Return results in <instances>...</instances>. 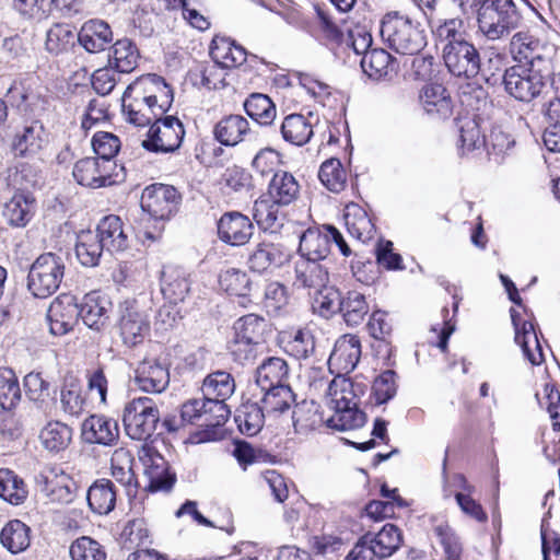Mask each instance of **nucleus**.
<instances>
[{
    "label": "nucleus",
    "instance_id": "51",
    "mask_svg": "<svg viewBox=\"0 0 560 560\" xmlns=\"http://www.w3.org/2000/svg\"><path fill=\"white\" fill-rule=\"evenodd\" d=\"M112 476L116 481L127 487L128 489L135 488L137 485L135 472H133V457L132 454L124 448H117L114 451L112 458Z\"/></svg>",
    "mask_w": 560,
    "mask_h": 560
},
{
    "label": "nucleus",
    "instance_id": "37",
    "mask_svg": "<svg viewBox=\"0 0 560 560\" xmlns=\"http://www.w3.org/2000/svg\"><path fill=\"white\" fill-rule=\"evenodd\" d=\"M137 46L128 38L118 39L112 47L108 65L120 73H130L137 68L139 60Z\"/></svg>",
    "mask_w": 560,
    "mask_h": 560
},
{
    "label": "nucleus",
    "instance_id": "23",
    "mask_svg": "<svg viewBox=\"0 0 560 560\" xmlns=\"http://www.w3.org/2000/svg\"><path fill=\"white\" fill-rule=\"evenodd\" d=\"M254 233V225L248 217L240 212L224 213L218 222L221 241L233 246L246 244Z\"/></svg>",
    "mask_w": 560,
    "mask_h": 560
},
{
    "label": "nucleus",
    "instance_id": "13",
    "mask_svg": "<svg viewBox=\"0 0 560 560\" xmlns=\"http://www.w3.org/2000/svg\"><path fill=\"white\" fill-rule=\"evenodd\" d=\"M118 328L122 342L126 346L135 347L149 335V316L136 302L126 301L120 305Z\"/></svg>",
    "mask_w": 560,
    "mask_h": 560
},
{
    "label": "nucleus",
    "instance_id": "24",
    "mask_svg": "<svg viewBox=\"0 0 560 560\" xmlns=\"http://www.w3.org/2000/svg\"><path fill=\"white\" fill-rule=\"evenodd\" d=\"M510 312L515 329V342L521 346L524 355L533 365L541 364L544 353L534 324L527 320L521 323L520 314L514 308Z\"/></svg>",
    "mask_w": 560,
    "mask_h": 560
},
{
    "label": "nucleus",
    "instance_id": "58",
    "mask_svg": "<svg viewBox=\"0 0 560 560\" xmlns=\"http://www.w3.org/2000/svg\"><path fill=\"white\" fill-rule=\"evenodd\" d=\"M27 490L21 478L10 469H0V497L12 503L20 504L26 498Z\"/></svg>",
    "mask_w": 560,
    "mask_h": 560
},
{
    "label": "nucleus",
    "instance_id": "9",
    "mask_svg": "<svg viewBox=\"0 0 560 560\" xmlns=\"http://www.w3.org/2000/svg\"><path fill=\"white\" fill-rule=\"evenodd\" d=\"M549 74L541 69L527 68L525 65L512 66L503 74L504 90L517 101L530 102L542 92Z\"/></svg>",
    "mask_w": 560,
    "mask_h": 560
},
{
    "label": "nucleus",
    "instance_id": "16",
    "mask_svg": "<svg viewBox=\"0 0 560 560\" xmlns=\"http://www.w3.org/2000/svg\"><path fill=\"white\" fill-rule=\"evenodd\" d=\"M141 208L152 218L164 220L176 210L177 190L173 186L155 184L147 187L141 195Z\"/></svg>",
    "mask_w": 560,
    "mask_h": 560
},
{
    "label": "nucleus",
    "instance_id": "6",
    "mask_svg": "<svg viewBox=\"0 0 560 560\" xmlns=\"http://www.w3.org/2000/svg\"><path fill=\"white\" fill-rule=\"evenodd\" d=\"M510 52L514 60L526 63L527 68L541 69L551 73L556 46L541 40L528 32H517L510 42Z\"/></svg>",
    "mask_w": 560,
    "mask_h": 560
},
{
    "label": "nucleus",
    "instance_id": "60",
    "mask_svg": "<svg viewBox=\"0 0 560 560\" xmlns=\"http://www.w3.org/2000/svg\"><path fill=\"white\" fill-rule=\"evenodd\" d=\"M314 293L315 296L312 303L314 312L326 318L339 312L343 296L336 288L326 284Z\"/></svg>",
    "mask_w": 560,
    "mask_h": 560
},
{
    "label": "nucleus",
    "instance_id": "12",
    "mask_svg": "<svg viewBox=\"0 0 560 560\" xmlns=\"http://www.w3.org/2000/svg\"><path fill=\"white\" fill-rule=\"evenodd\" d=\"M185 136L182 121L174 116H162L154 121L148 131L142 147L155 153H172L179 149Z\"/></svg>",
    "mask_w": 560,
    "mask_h": 560
},
{
    "label": "nucleus",
    "instance_id": "41",
    "mask_svg": "<svg viewBox=\"0 0 560 560\" xmlns=\"http://www.w3.org/2000/svg\"><path fill=\"white\" fill-rule=\"evenodd\" d=\"M35 212V199L23 194H15L5 205L3 217L12 226H25Z\"/></svg>",
    "mask_w": 560,
    "mask_h": 560
},
{
    "label": "nucleus",
    "instance_id": "5",
    "mask_svg": "<svg viewBox=\"0 0 560 560\" xmlns=\"http://www.w3.org/2000/svg\"><path fill=\"white\" fill-rule=\"evenodd\" d=\"M478 30L489 40L508 36L520 23V14L512 0H495L478 10Z\"/></svg>",
    "mask_w": 560,
    "mask_h": 560
},
{
    "label": "nucleus",
    "instance_id": "39",
    "mask_svg": "<svg viewBox=\"0 0 560 560\" xmlns=\"http://www.w3.org/2000/svg\"><path fill=\"white\" fill-rule=\"evenodd\" d=\"M88 503L90 509L100 515L112 512L116 503V491L108 479L95 481L88 491Z\"/></svg>",
    "mask_w": 560,
    "mask_h": 560
},
{
    "label": "nucleus",
    "instance_id": "2",
    "mask_svg": "<svg viewBox=\"0 0 560 560\" xmlns=\"http://www.w3.org/2000/svg\"><path fill=\"white\" fill-rule=\"evenodd\" d=\"M381 35L392 49L401 55H416L427 44L420 24L398 12L387 13L383 18Z\"/></svg>",
    "mask_w": 560,
    "mask_h": 560
},
{
    "label": "nucleus",
    "instance_id": "45",
    "mask_svg": "<svg viewBox=\"0 0 560 560\" xmlns=\"http://www.w3.org/2000/svg\"><path fill=\"white\" fill-rule=\"evenodd\" d=\"M60 404L62 410L70 416H80L85 410L86 398L78 378H65L60 389Z\"/></svg>",
    "mask_w": 560,
    "mask_h": 560
},
{
    "label": "nucleus",
    "instance_id": "54",
    "mask_svg": "<svg viewBox=\"0 0 560 560\" xmlns=\"http://www.w3.org/2000/svg\"><path fill=\"white\" fill-rule=\"evenodd\" d=\"M433 34L436 44L441 47L442 54L446 52L451 46L459 44L465 38L464 22L458 18L447 19L441 22Z\"/></svg>",
    "mask_w": 560,
    "mask_h": 560
},
{
    "label": "nucleus",
    "instance_id": "42",
    "mask_svg": "<svg viewBox=\"0 0 560 560\" xmlns=\"http://www.w3.org/2000/svg\"><path fill=\"white\" fill-rule=\"evenodd\" d=\"M377 559L392 557L402 545V533L398 526L387 523L376 534H370Z\"/></svg>",
    "mask_w": 560,
    "mask_h": 560
},
{
    "label": "nucleus",
    "instance_id": "56",
    "mask_svg": "<svg viewBox=\"0 0 560 560\" xmlns=\"http://www.w3.org/2000/svg\"><path fill=\"white\" fill-rule=\"evenodd\" d=\"M339 312L349 326L359 325L369 312L365 296L358 291L347 292L342 298Z\"/></svg>",
    "mask_w": 560,
    "mask_h": 560
},
{
    "label": "nucleus",
    "instance_id": "14",
    "mask_svg": "<svg viewBox=\"0 0 560 560\" xmlns=\"http://www.w3.org/2000/svg\"><path fill=\"white\" fill-rule=\"evenodd\" d=\"M443 59L448 71L456 77L474 78L482 71L479 51L468 40L451 46L443 54Z\"/></svg>",
    "mask_w": 560,
    "mask_h": 560
},
{
    "label": "nucleus",
    "instance_id": "43",
    "mask_svg": "<svg viewBox=\"0 0 560 560\" xmlns=\"http://www.w3.org/2000/svg\"><path fill=\"white\" fill-rule=\"evenodd\" d=\"M219 285L226 293L241 298L242 305L247 306V303L250 302L248 294L252 290V281L245 271L236 268L221 271Z\"/></svg>",
    "mask_w": 560,
    "mask_h": 560
},
{
    "label": "nucleus",
    "instance_id": "59",
    "mask_svg": "<svg viewBox=\"0 0 560 560\" xmlns=\"http://www.w3.org/2000/svg\"><path fill=\"white\" fill-rule=\"evenodd\" d=\"M21 399L18 377L9 368L0 369V406L2 409L14 408Z\"/></svg>",
    "mask_w": 560,
    "mask_h": 560
},
{
    "label": "nucleus",
    "instance_id": "15",
    "mask_svg": "<svg viewBox=\"0 0 560 560\" xmlns=\"http://www.w3.org/2000/svg\"><path fill=\"white\" fill-rule=\"evenodd\" d=\"M115 168V161L84 158L74 164L72 175L82 186L100 188L114 183L113 172Z\"/></svg>",
    "mask_w": 560,
    "mask_h": 560
},
{
    "label": "nucleus",
    "instance_id": "62",
    "mask_svg": "<svg viewBox=\"0 0 560 560\" xmlns=\"http://www.w3.org/2000/svg\"><path fill=\"white\" fill-rule=\"evenodd\" d=\"M9 102L24 112L34 113L35 110H45L47 101L38 94L28 92L22 85L13 84L7 94Z\"/></svg>",
    "mask_w": 560,
    "mask_h": 560
},
{
    "label": "nucleus",
    "instance_id": "47",
    "mask_svg": "<svg viewBox=\"0 0 560 560\" xmlns=\"http://www.w3.org/2000/svg\"><path fill=\"white\" fill-rule=\"evenodd\" d=\"M265 409L256 402H245L236 410L234 420L243 434L254 436L264 427Z\"/></svg>",
    "mask_w": 560,
    "mask_h": 560
},
{
    "label": "nucleus",
    "instance_id": "20",
    "mask_svg": "<svg viewBox=\"0 0 560 560\" xmlns=\"http://www.w3.org/2000/svg\"><path fill=\"white\" fill-rule=\"evenodd\" d=\"M110 300L100 291L86 293L79 304V317L89 328L101 331L108 323Z\"/></svg>",
    "mask_w": 560,
    "mask_h": 560
},
{
    "label": "nucleus",
    "instance_id": "8",
    "mask_svg": "<svg viewBox=\"0 0 560 560\" xmlns=\"http://www.w3.org/2000/svg\"><path fill=\"white\" fill-rule=\"evenodd\" d=\"M266 320L255 314L238 318L233 326L231 352L235 361L245 364L256 357V347L265 342Z\"/></svg>",
    "mask_w": 560,
    "mask_h": 560
},
{
    "label": "nucleus",
    "instance_id": "7",
    "mask_svg": "<svg viewBox=\"0 0 560 560\" xmlns=\"http://www.w3.org/2000/svg\"><path fill=\"white\" fill-rule=\"evenodd\" d=\"M160 421V411L153 399L143 396L125 405L122 422L125 431L132 440H147L154 433Z\"/></svg>",
    "mask_w": 560,
    "mask_h": 560
},
{
    "label": "nucleus",
    "instance_id": "64",
    "mask_svg": "<svg viewBox=\"0 0 560 560\" xmlns=\"http://www.w3.org/2000/svg\"><path fill=\"white\" fill-rule=\"evenodd\" d=\"M548 126L544 132V143L549 151L560 152V100L550 103Z\"/></svg>",
    "mask_w": 560,
    "mask_h": 560
},
{
    "label": "nucleus",
    "instance_id": "21",
    "mask_svg": "<svg viewBox=\"0 0 560 560\" xmlns=\"http://www.w3.org/2000/svg\"><path fill=\"white\" fill-rule=\"evenodd\" d=\"M329 281V272L326 264L299 257L294 261V276L292 285L296 289L319 291Z\"/></svg>",
    "mask_w": 560,
    "mask_h": 560
},
{
    "label": "nucleus",
    "instance_id": "50",
    "mask_svg": "<svg viewBox=\"0 0 560 560\" xmlns=\"http://www.w3.org/2000/svg\"><path fill=\"white\" fill-rule=\"evenodd\" d=\"M0 540L10 552H22L30 546V528L19 520L10 521L1 530Z\"/></svg>",
    "mask_w": 560,
    "mask_h": 560
},
{
    "label": "nucleus",
    "instance_id": "11",
    "mask_svg": "<svg viewBox=\"0 0 560 560\" xmlns=\"http://www.w3.org/2000/svg\"><path fill=\"white\" fill-rule=\"evenodd\" d=\"M203 398L210 404V411H215L214 424H220L228 419L229 409L225 400L235 390V382L232 375L225 371H217L207 375L201 387ZM206 425H212L210 419H206Z\"/></svg>",
    "mask_w": 560,
    "mask_h": 560
},
{
    "label": "nucleus",
    "instance_id": "46",
    "mask_svg": "<svg viewBox=\"0 0 560 560\" xmlns=\"http://www.w3.org/2000/svg\"><path fill=\"white\" fill-rule=\"evenodd\" d=\"M358 392L359 385H354L351 380L339 374L328 385L326 394L327 406L332 409L346 404H355V400L359 399Z\"/></svg>",
    "mask_w": 560,
    "mask_h": 560
},
{
    "label": "nucleus",
    "instance_id": "26",
    "mask_svg": "<svg viewBox=\"0 0 560 560\" xmlns=\"http://www.w3.org/2000/svg\"><path fill=\"white\" fill-rule=\"evenodd\" d=\"M419 97L424 112L434 119H446L453 113L451 95L442 84L424 85Z\"/></svg>",
    "mask_w": 560,
    "mask_h": 560
},
{
    "label": "nucleus",
    "instance_id": "30",
    "mask_svg": "<svg viewBox=\"0 0 560 560\" xmlns=\"http://www.w3.org/2000/svg\"><path fill=\"white\" fill-rule=\"evenodd\" d=\"M430 521L432 534L441 546L445 560H460L464 548L455 529L438 515H432Z\"/></svg>",
    "mask_w": 560,
    "mask_h": 560
},
{
    "label": "nucleus",
    "instance_id": "61",
    "mask_svg": "<svg viewBox=\"0 0 560 560\" xmlns=\"http://www.w3.org/2000/svg\"><path fill=\"white\" fill-rule=\"evenodd\" d=\"M72 560H106L104 547L89 536L77 538L69 548Z\"/></svg>",
    "mask_w": 560,
    "mask_h": 560
},
{
    "label": "nucleus",
    "instance_id": "52",
    "mask_svg": "<svg viewBox=\"0 0 560 560\" xmlns=\"http://www.w3.org/2000/svg\"><path fill=\"white\" fill-rule=\"evenodd\" d=\"M345 221L348 232L360 241H366L372 236L374 225L365 210L357 205L347 207Z\"/></svg>",
    "mask_w": 560,
    "mask_h": 560
},
{
    "label": "nucleus",
    "instance_id": "48",
    "mask_svg": "<svg viewBox=\"0 0 560 560\" xmlns=\"http://www.w3.org/2000/svg\"><path fill=\"white\" fill-rule=\"evenodd\" d=\"M246 114L261 126H269L277 116L276 105L271 98L261 93H253L244 102Z\"/></svg>",
    "mask_w": 560,
    "mask_h": 560
},
{
    "label": "nucleus",
    "instance_id": "3",
    "mask_svg": "<svg viewBox=\"0 0 560 560\" xmlns=\"http://www.w3.org/2000/svg\"><path fill=\"white\" fill-rule=\"evenodd\" d=\"M65 269V260L60 255L55 253L39 255L28 271V290L39 299L52 295L62 282Z\"/></svg>",
    "mask_w": 560,
    "mask_h": 560
},
{
    "label": "nucleus",
    "instance_id": "49",
    "mask_svg": "<svg viewBox=\"0 0 560 560\" xmlns=\"http://www.w3.org/2000/svg\"><path fill=\"white\" fill-rule=\"evenodd\" d=\"M105 247L92 231H83L78 235L75 255L81 265L94 267L98 264Z\"/></svg>",
    "mask_w": 560,
    "mask_h": 560
},
{
    "label": "nucleus",
    "instance_id": "10",
    "mask_svg": "<svg viewBox=\"0 0 560 560\" xmlns=\"http://www.w3.org/2000/svg\"><path fill=\"white\" fill-rule=\"evenodd\" d=\"M331 242L339 246L343 255L347 256L349 254L350 249L342 235L332 225H324L322 229H308L300 238L299 257L325 264L330 253Z\"/></svg>",
    "mask_w": 560,
    "mask_h": 560
},
{
    "label": "nucleus",
    "instance_id": "55",
    "mask_svg": "<svg viewBox=\"0 0 560 560\" xmlns=\"http://www.w3.org/2000/svg\"><path fill=\"white\" fill-rule=\"evenodd\" d=\"M279 206L268 196L260 197L255 201L253 217L261 229L275 231L281 226Z\"/></svg>",
    "mask_w": 560,
    "mask_h": 560
},
{
    "label": "nucleus",
    "instance_id": "63",
    "mask_svg": "<svg viewBox=\"0 0 560 560\" xmlns=\"http://www.w3.org/2000/svg\"><path fill=\"white\" fill-rule=\"evenodd\" d=\"M74 43V34L67 25L55 24L46 35V49L54 55L67 51Z\"/></svg>",
    "mask_w": 560,
    "mask_h": 560
},
{
    "label": "nucleus",
    "instance_id": "57",
    "mask_svg": "<svg viewBox=\"0 0 560 560\" xmlns=\"http://www.w3.org/2000/svg\"><path fill=\"white\" fill-rule=\"evenodd\" d=\"M322 184L332 192H340L347 185V172L338 159L326 160L319 168Z\"/></svg>",
    "mask_w": 560,
    "mask_h": 560
},
{
    "label": "nucleus",
    "instance_id": "53",
    "mask_svg": "<svg viewBox=\"0 0 560 560\" xmlns=\"http://www.w3.org/2000/svg\"><path fill=\"white\" fill-rule=\"evenodd\" d=\"M261 392H264L261 404L267 413L283 412L295 401V395L288 384L272 386Z\"/></svg>",
    "mask_w": 560,
    "mask_h": 560
},
{
    "label": "nucleus",
    "instance_id": "17",
    "mask_svg": "<svg viewBox=\"0 0 560 560\" xmlns=\"http://www.w3.org/2000/svg\"><path fill=\"white\" fill-rule=\"evenodd\" d=\"M139 459L149 479L148 487L151 491H167L173 487L175 476L168 472V464L158 451L144 445L139 451Z\"/></svg>",
    "mask_w": 560,
    "mask_h": 560
},
{
    "label": "nucleus",
    "instance_id": "22",
    "mask_svg": "<svg viewBox=\"0 0 560 560\" xmlns=\"http://www.w3.org/2000/svg\"><path fill=\"white\" fill-rule=\"evenodd\" d=\"M81 434L86 443L109 446L118 441L119 427L114 419L102 415H92L83 421Z\"/></svg>",
    "mask_w": 560,
    "mask_h": 560
},
{
    "label": "nucleus",
    "instance_id": "40",
    "mask_svg": "<svg viewBox=\"0 0 560 560\" xmlns=\"http://www.w3.org/2000/svg\"><path fill=\"white\" fill-rule=\"evenodd\" d=\"M39 441L45 450L59 453L70 445L72 429L61 421H49L40 430Z\"/></svg>",
    "mask_w": 560,
    "mask_h": 560
},
{
    "label": "nucleus",
    "instance_id": "36",
    "mask_svg": "<svg viewBox=\"0 0 560 560\" xmlns=\"http://www.w3.org/2000/svg\"><path fill=\"white\" fill-rule=\"evenodd\" d=\"M289 377V366L285 360L271 357L262 361L256 370V383L260 389L284 385Z\"/></svg>",
    "mask_w": 560,
    "mask_h": 560
},
{
    "label": "nucleus",
    "instance_id": "31",
    "mask_svg": "<svg viewBox=\"0 0 560 560\" xmlns=\"http://www.w3.org/2000/svg\"><path fill=\"white\" fill-rule=\"evenodd\" d=\"M210 56L221 68L230 69L246 61V50L225 36H215L210 46Z\"/></svg>",
    "mask_w": 560,
    "mask_h": 560
},
{
    "label": "nucleus",
    "instance_id": "18",
    "mask_svg": "<svg viewBox=\"0 0 560 560\" xmlns=\"http://www.w3.org/2000/svg\"><path fill=\"white\" fill-rule=\"evenodd\" d=\"M79 304L72 295L56 298L47 312L49 330L55 336H63L73 329L79 318Z\"/></svg>",
    "mask_w": 560,
    "mask_h": 560
},
{
    "label": "nucleus",
    "instance_id": "29",
    "mask_svg": "<svg viewBox=\"0 0 560 560\" xmlns=\"http://www.w3.org/2000/svg\"><path fill=\"white\" fill-rule=\"evenodd\" d=\"M289 254L280 244L259 243L248 258L249 268L256 272H265L281 267Z\"/></svg>",
    "mask_w": 560,
    "mask_h": 560
},
{
    "label": "nucleus",
    "instance_id": "19",
    "mask_svg": "<svg viewBox=\"0 0 560 560\" xmlns=\"http://www.w3.org/2000/svg\"><path fill=\"white\" fill-rule=\"evenodd\" d=\"M133 381L140 390L160 394L170 384V371L156 359H144L136 368Z\"/></svg>",
    "mask_w": 560,
    "mask_h": 560
},
{
    "label": "nucleus",
    "instance_id": "1",
    "mask_svg": "<svg viewBox=\"0 0 560 560\" xmlns=\"http://www.w3.org/2000/svg\"><path fill=\"white\" fill-rule=\"evenodd\" d=\"M173 92L165 81L149 74L129 85L122 95V113L135 126H147L159 119L170 107Z\"/></svg>",
    "mask_w": 560,
    "mask_h": 560
},
{
    "label": "nucleus",
    "instance_id": "33",
    "mask_svg": "<svg viewBox=\"0 0 560 560\" xmlns=\"http://www.w3.org/2000/svg\"><path fill=\"white\" fill-rule=\"evenodd\" d=\"M249 132V122L241 115L223 117L214 127L215 139L226 147L238 144Z\"/></svg>",
    "mask_w": 560,
    "mask_h": 560
},
{
    "label": "nucleus",
    "instance_id": "34",
    "mask_svg": "<svg viewBox=\"0 0 560 560\" xmlns=\"http://www.w3.org/2000/svg\"><path fill=\"white\" fill-rule=\"evenodd\" d=\"M361 68L369 78L382 80L396 72V62L385 49L374 48L362 56Z\"/></svg>",
    "mask_w": 560,
    "mask_h": 560
},
{
    "label": "nucleus",
    "instance_id": "27",
    "mask_svg": "<svg viewBox=\"0 0 560 560\" xmlns=\"http://www.w3.org/2000/svg\"><path fill=\"white\" fill-rule=\"evenodd\" d=\"M361 357V345L357 336L345 335L339 338L329 357L328 363L339 373H349L358 364Z\"/></svg>",
    "mask_w": 560,
    "mask_h": 560
},
{
    "label": "nucleus",
    "instance_id": "4",
    "mask_svg": "<svg viewBox=\"0 0 560 560\" xmlns=\"http://www.w3.org/2000/svg\"><path fill=\"white\" fill-rule=\"evenodd\" d=\"M50 133L37 118H25L13 127L9 145L15 158H38L49 145Z\"/></svg>",
    "mask_w": 560,
    "mask_h": 560
},
{
    "label": "nucleus",
    "instance_id": "44",
    "mask_svg": "<svg viewBox=\"0 0 560 560\" xmlns=\"http://www.w3.org/2000/svg\"><path fill=\"white\" fill-rule=\"evenodd\" d=\"M334 413L326 420L327 427L339 430H355L364 425L365 413L358 408L355 404L342 405L331 409Z\"/></svg>",
    "mask_w": 560,
    "mask_h": 560
},
{
    "label": "nucleus",
    "instance_id": "38",
    "mask_svg": "<svg viewBox=\"0 0 560 560\" xmlns=\"http://www.w3.org/2000/svg\"><path fill=\"white\" fill-rule=\"evenodd\" d=\"M299 192L300 185L298 180L291 173L285 171L275 173L268 186V197L282 206L293 202L298 198Z\"/></svg>",
    "mask_w": 560,
    "mask_h": 560
},
{
    "label": "nucleus",
    "instance_id": "32",
    "mask_svg": "<svg viewBox=\"0 0 560 560\" xmlns=\"http://www.w3.org/2000/svg\"><path fill=\"white\" fill-rule=\"evenodd\" d=\"M94 233L108 252H122L128 247V234L124 229L122 221L117 215L103 218Z\"/></svg>",
    "mask_w": 560,
    "mask_h": 560
},
{
    "label": "nucleus",
    "instance_id": "25",
    "mask_svg": "<svg viewBox=\"0 0 560 560\" xmlns=\"http://www.w3.org/2000/svg\"><path fill=\"white\" fill-rule=\"evenodd\" d=\"M190 291L189 273L177 266H166L161 271V292L171 304L183 302Z\"/></svg>",
    "mask_w": 560,
    "mask_h": 560
},
{
    "label": "nucleus",
    "instance_id": "35",
    "mask_svg": "<svg viewBox=\"0 0 560 560\" xmlns=\"http://www.w3.org/2000/svg\"><path fill=\"white\" fill-rule=\"evenodd\" d=\"M312 118V114L308 117L302 114L285 116L280 128L284 141L298 147L306 144L314 133Z\"/></svg>",
    "mask_w": 560,
    "mask_h": 560
},
{
    "label": "nucleus",
    "instance_id": "28",
    "mask_svg": "<svg viewBox=\"0 0 560 560\" xmlns=\"http://www.w3.org/2000/svg\"><path fill=\"white\" fill-rule=\"evenodd\" d=\"M79 44L91 54L105 50L113 42L110 26L102 20L86 21L78 33Z\"/></svg>",
    "mask_w": 560,
    "mask_h": 560
}]
</instances>
